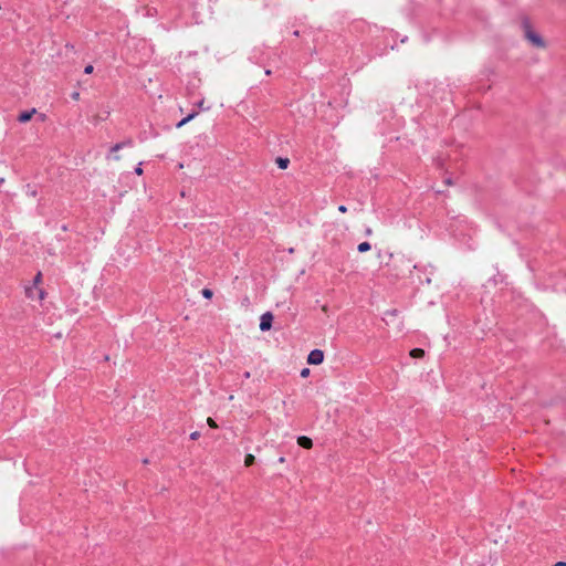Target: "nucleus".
Instances as JSON below:
<instances>
[{"label": "nucleus", "mask_w": 566, "mask_h": 566, "mask_svg": "<svg viewBox=\"0 0 566 566\" xmlns=\"http://www.w3.org/2000/svg\"><path fill=\"white\" fill-rule=\"evenodd\" d=\"M523 31L525 39L537 49H545L546 42L544 39L532 28V25L525 21L523 23Z\"/></svg>", "instance_id": "f257e3e1"}, {"label": "nucleus", "mask_w": 566, "mask_h": 566, "mask_svg": "<svg viewBox=\"0 0 566 566\" xmlns=\"http://www.w3.org/2000/svg\"><path fill=\"white\" fill-rule=\"evenodd\" d=\"M324 360V353L321 349H313L307 356V363L310 365H319Z\"/></svg>", "instance_id": "f03ea898"}, {"label": "nucleus", "mask_w": 566, "mask_h": 566, "mask_svg": "<svg viewBox=\"0 0 566 566\" xmlns=\"http://www.w3.org/2000/svg\"><path fill=\"white\" fill-rule=\"evenodd\" d=\"M27 296L31 300H39V301H43L45 298V292L44 290H42L41 287H28L27 291Z\"/></svg>", "instance_id": "7ed1b4c3"}, {"label": "nucleus", "mask_w": 566, "mask_h": 566, "mask_svg": "<svg viewBox=\"0 0 566 566\" xmlns=\"http://www.w3.org/2000/svg\"><path fill=\"white\" fill-rule=\"evenodd\" d=\"M273 315L270 312L264 313L261 316L260 329L269 331L272 327Z\"/></svg>", "instance_id": "20e7f679"}, {"label": "nucleus", "mask_w": 566, "mask_h": 566, "mask_svg": "<svg viewBox=\"0 0 566 566\" xmlns=\"http://www.w3.org/2000/svg\"><path fill=\"white\" fill-rule=\"evenodd\" d=\"M35 113H36L35 108H32L31 111L22 112V113L19 114L18 120L20 123H27V122H29L33 117V115Z\"/></svg>", "instance_id": "39448f33"}, {"label": "nucleus", "mask_w": 566, "mask_h": 566, "mask_svg": "<svg viewBox=\"0 0 566 566\" xmlns=\"http://www.w3.org/2000/svg\"><path fill=\"white\" fill-rule=\"evenodd\" d=\"M297 444L304 449H311L313 447V441L306 436H301L297 438Z\"/></svg>", "instance_id": "423d86ee"}, {"label": "nucleus", "mask_w": 566, "mask_h": 566, "mask_svg": "<svg viewBox=\"0 0 566 566\" xmlns=\"http://www.w3.org/2000/svg\"><path fill=\"white\" fill-rule=\"evenodd\" d=\"M275 163L279 166V168L286 169L289 167V165H290V159L289 158L277 157Z\"/></svg>", "instance_id": "0eeeda50"}, {"label": "nucleus", "mask_w": 566, "mask_h": 566, "mask_svg": "<svg viewBox=\"0 0 566 566\" xmlns=\"http://www.w3.org/2000/svg\"><path fill=\"white\" fill-rule=\"evenodd\" d=\"M196 116H197V113H191V114H189L187 117H185L184 119H181V120L177 124V128L182 127V126H184V125H186L188 122H190L191 119H193Z\"/></svg>", "instance_id": "6e6552de"}, {"label": "nucleus", "mask_w": 566, "mask_h": 566, "mask_svg": "<svg viewBox=\"0 0 566 566\" xmlns=\"http://www.w3.org/2000/svg\"><path fill=\"white\" fill-rule=\"evenodd\" d=\"M371 249V245L369 242L365 241L358 244L357 250L360 253H365Z\"/></svg>", "instance_id": "1a4fd4ad"}, {"label": "nucleus", "mask_w": 566, "mask_h": 566, "mask_svg": "<svg viewBox=\"0 0 566 566\" xmlns=\"http://www.w3.org/2000/svg\"><path fill=\"white\" fill-rule=\"evenodd\" d=\"M410 356L413 357V358H421V357L424 356V350L421 349V348H413L410 352Z\"/></svg>", "instance_id": "9d476101"}, {"label": "nucleus", "mask_w": 566, "mask_h": 566, "mask_svg": "<svg viewBox=\"0 0 566 566\" xmlns=\"http://www.w3.org/2000/svg\"><path fill=\"white\" fill-rule=\"evenodd\" d=\"M254 461H255L254 455H253V454H251V453H249V454H247V455H245V458H244V465H245V467H251V465L254 463Z\"/></svg>", "instance_id": "9b49d317"}, {"label": "nucleus", "mask_w": 566, "mask_h": 566, "mask_svg": "<svg viewBox=\"0 0 566 566\" xmlns=\"http://www.w3.org/2000/svg\"><path fill=\"white\" fill-rule=\"evenodd\" d=\"M41 283H42V274L39 272L33 280L32 287H38Z\"/></svg>", "instance_id": "f8f14e48"}, {"label": "nucleus", "mask_w": 566, "mask_h": 566, "mask_svg": "<svg viewBox=\"0 0 566 566\" xmlns=\"http://www.w3.org/2000/svg\"><path fill=\"white\" fill-rule=\"evenodd\" d=\"M201 294L206 298H211L213 296V292L210 289H203Z\"/></svg>", "instance_id": "ddd939ff"}, {"label": "nucleus", "mask_w": 566, "mask_h": 566, "mask_svg": "<svg viewBox=\"0 0 566 566\" xmlns=\"http://www.w3.org/2000/svg\"><path fill=\"white\" fill-rule=\"evenodd\" d=\"M207 423H208V426H209L210 428H212V429H217V428H218L217 422H216L211 417H208V418H207Z\"/></svg>", "instance_id": "4468645a"}, {"label": "nucleus", "mask_w": 566, "mask_h": 566, "mask_svg": "<svg viewBox=\"0 0 566 566\" xmlns=\"http://www.w3.org/2000/svg\"><path fill=\"white\" fill-rule=\"evenodd\" d=\"M125 146V143H118V144H115L113 147H112V153H117L119 149H122L123 147Z\"/></svg>", "instance_id": "2eb2a0df"}, {"label": "nucleus", "mask_w": 566, "mask_h": 566, "mask_svg": "<svg viewBox=\"0 0 566 566\" xmlns=\"http://www.w3.org/2000/svg\"><path fill=\"white\" fill-rule=\"evenodd\" d=\"M200 437V432L199 431H193L191 434H190V439L191 440H197L199 439Z\"/></svg>", "instance_id": "dca6fc26"}, {"label": "nucleus", "mask_w": 566, "mask_h": 566, "mask_svg": "<svg viewBox=\"0 0 566 566\" xmlns=\"http://www.w3.org/2000/svg\"><path fill=\"white\" fill-rule=\"evenodd\" d=\"M93 71H94L93 65H87V66L84 69L85 74H91V73H93Z\"/></svg>", "instance_id": "f3484780"}, {"label": "nucleus", "mask_w": 566, "mask_h": 566, "mask_svg": "<svg viewBox=\"0 0 566 566\" xmlns=\"http://www.w3.org/2000/svg\"><path fill=\"white\" fill-rule=\"evenodd\" d=\"M338 211H339V212H342V213H345V212L347 211L346 206L340 205V206L338 207Z\"/></svg>", "instance_id": "a211bd4d"}, {"label": "nucleus", "mask_w": 566, "mask_h": 566, "mask_svg": "<svg viewBox=\"0 0 566 566\" xmlns=\"http://www.w3.org/2000/svg\"><path fill=\"white\" fill-rule=\"evenodd\" d=\"M310 374V369L305 368L301 371L302 377H306Z\"/></svg>", "instance_id": "6ab92c4d"}, {"label": "nucleus", "mask_w": 566, "mask_h": 566, "mask_svg": "<svg viewBox=\"0 0 566 566\" xmlns=\"http://www.w3.org/2000/svg\"><path fill=\"white\" fill-rule=\"evenodd\" d=\"M198 106H199L201 109H208L207 107H205V101H203V99H202V101H200V102L198 103Z\"/></svg>", "instance_id": "aec40b11"}, {"label": "nucleus", "mask_w": 566, "mask_h": 566, "mask_svg": "<svg viewBox=\"0 0 566 566\" xmlns=\"http://www.w3.org/2000/svg\"><path fill=\"white\" fill-rule=\"evenodd\" d=\"M135 172L137 175H142L143 174V169H142L140 165L138 167H136Z\"/></svg>", "instance_id": "412c9836"}, {"label": "nucleus", "mask_w": 566, "mask_h": 566, "mask_svg": "<svg viewBox=\"0 0 566 566\" xmlns=\"http://www.w3.org/2000/svg\"><path fill=\"white\" fill-rule=\"evenodd\" d=\"M555 566H566V563L565 562H558L555 564Z\"/></svg>", "instance_id": "4be33fe9"}, {"label": "nucleus", "mask_w": 566, "mask_h": 566, "mask_svg": "<svg viewBox=\"0 0 566 566\" xmlns=\"http://www.w3.org/2000/svg\"><path fill=\"white\" fill-rule=\"evenodd\" d=\"M279 462L280 463H284L285 462V458L284 457L279 458Z\"/></svg>", "instance_id": "5701e85b"}, {"label": "nucleus", "mask_w": 566, "mask_h": 566, "mask_svg": "<svg viewBox=\"0 0 566 566\" xmlns=\"http://www.w3.org/2000/svg\"><path fill=\"white\" fill-rule=\"evenodd\" d=\"M78 95H80L78 93H74V94H73V98H74V99H77V98H78Z\"/></svg>", "instance_id": "b1692460"}, {"label": "nucleus", "mask_w": 566, "mask_h": 566, "mask_svg": "<svg viewBox=\"0 0 566 566\" xmlns=\"http://www.w3.org/2000/svg\"><path fill=\"white\" fill-rule=\"evenodd\" d=\"M322 311H323L324 313H326V312H327V306H326V305H324V306L322 307Z\"/></svg>", "instance_id": "393cba45"}, {"label": "nucleus", "mask_w": 566, "mask_h": 566, "mask_svg": "<svg viewBox=\"0 0 566 566\" xmlns=\"http://www.w3.org/2000/svg\"><path fill=\"white\" fill-rule=\"evenodd\" d=\"M113 159H114V160H119V159H120V157H119V156H117V155H115V156L113 157Z\"/></svg>", "instance_id": "a878e982"}, {"label": "nucleus", "mask_w": 566, "mask_h": 566, "mask_svg": "<svg viewBox=\"0 0 566 566\" xmlns=\"http://www.w3.org/2000/svg\"><path fill=\"white\" fill-rule=\"evenodd\" d=\"M366 234H368V235L371 234V229H367Z\"/></svg>", "instance_id": "bb28decb"}]
</instances>
